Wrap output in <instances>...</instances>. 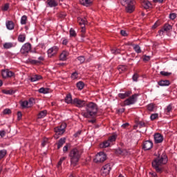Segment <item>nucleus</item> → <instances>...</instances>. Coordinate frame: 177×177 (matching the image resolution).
I'll list each match as a JSON object with an SVG mask.
<instances>
[{
  "label": "nucleus",
  "instance_id": "obj_40",
  "mask_svg": "<svg viewBox=\"0 0 177 177\" xmlns=\"http://www.w3.org/2000/svg\"><path fill=\"white\" fill-rule=\"evenodd\" d=\"M13 46V44L12 43H5L3 44V48L4 49H10Z\"/></svg>",
  "mask_w": 177,
  "mask_h": 177
},
{
  "label": "nucleus",
  "instance_id": "obj_53",
  "mask_svg": "<svg viewBox=\"0 0 177 177\" xmlns=\"http://www.w3.org/2000/svg\"><path fill=\"white\" fill-rule=\"evenodd\" d=\"M169 18L171 19V20H175V19H176V14L175 13L170 14Z\"/></svg>",
  "mask_w": 177,
  "mask_h": 177
},
{
  "label": "nucleus",
  "instance_id": "obj_54",
  "mask_svg": "<svg viewBox=\"0 0 177 177\" xmlns=\"http://www.w3.org/2000/svg\"><path fill=\"white\" fill-rule=\"evenodd\" d=\"M120 34L122 37H128V33H127L126 30H120Z\"/></svg>",
  "mask_w": 177,
  "mask_h": 177
},
{
  "label": "nucleus",
  "instance_id": "obj_13",
  "mask_svg": "<svg viewBox=\"0 0 177 177\" xmlns=\"http://www.w3.org/2000/svg\"><path fill=\"white\" fill-rule=\"evenodd\" d=\"M142 149L145 151L151 150V149H153V141H151V140L145 141L142 144Z\"/></svg>",
  "mask_w": 177,
  "mask_h": 177
},
{
  "label": "nucleus",
  "instance_id": "obj_48",
  "mask_svg": "<svg viewBox=\"0 0 177 177\" xmlns=\"http://www.w3.org/2000/svg\"><path fill=\"white\" fill-rule=\"evenodd\" d=\"M3 114L4 115L12 114V111L10 109H6L3 110Z\"/></svg>",
  "mask_w": 177,
  "mask_h": 177
},
{
  "label": "nucleus",
  "instance_id": "obj_45",
  "mask_svg": "<svg viewBox=\"0 0 177 177\" xmlns=\"http://www.w3.org/2000/svg\"><path fill=\"white\" fill-rule=\"evenodd\" d=\"M8 9H9V3H6L1 8V10H3V12H6L8 11Z\"/></svg>",
  "mask_w": 177,
  "mask_h": 177
},
{
  "label": "nucleus",
  "instance_id": "obj_52",
  "mask_svg": "<svg viewBox=\"0 0 177 177\" xmlns=\"http://www.w3.org/2000/svg\"><path fill=\"white\" fill-rule=\"evenodd\" d=\"M81 133H82V131L79 130L73 135V136L75 138H78L81 135Z\"/></svg>",
  "mask_w": 177,
  "mask_h": 177
},
{
  "label": "nucleus",
  "instance_id": "obj_12",
  "mask_svg": "<svg viewBox=\"0 0 177 177\" xmlns=\"http://www.w3.org/2000/svg\"><path fill=\"white\" fill-rule=\"evenodd\" d=\"M1 75L3 78H12V77H15V73L9 69H4L1 71Z\"/></svg>",
  "mask_w": 177,
  "mask_h": 177
},
{
  "label": "nucleus",
  "instance_id": "obj_7",
  "mask_svg": "<svg viewBox=\"0 0 177 177\" xmlns=\"http://www.w3.org/2000/svg\"><path fill=\"white\" fill-rule=\"evenodd\" d=\"M73 104L78 109H82V107H85V106H86V101L81 100L80 98H74Z\"/></svg>",
  "mask_w": 177,
  "mask_h": 177
},
{
  "label": "nucleus",
  "instance_id": "obj_22",
  "mask_svg": "<svg viewBox=\"0 0 177 177\" xmlns=\"http://www.w3.org/2000/svg\"><path fill=\"white\" fill-rule=\"evenodd\" d=\"M158 84L160 86H169L171 85L169 80H160Z\"/></svg>",
  "mask_w": 177,
  "mask_h": 177
},
{
  "label": "nucleus",
  "instance_id": "obj_14",
  "mask_svg": "<svg viewBox=\"0 0 177 177\" xmlns=\"http://www.w3.org/2000/svg\"><path fill=\"white\" fill-rule=\"evenodd\" d=\"M57 52H59V47L54 46L49 48L47 51L48 57H53L55 55L57 54Z\"/></svg>",
  "mask_w": 177,
  "mask_h": 177
},
{
  "label": "nucleus",
  "instance_id": "obj_46",
  "mask_svg": "<svg viewBox=\"0 0 177 177\" xmlns=\"http://www.w3.org/2000/svg\"><path fill=\"white\" fill-rule=\"evenodd\" d=\"M85 31H86L85 26H82L81 27V32H82V38H85Z\"/></svg>",
  "mask_w": 177,
  "mask_h": 177
},
{
  "label": "nucleus",
  "instance_id": "obj_41",
  "mask_svg": "<svg viewBox=\"0 0 177 177\" xmlns=\"http://www.w3.org/2000/svg\"><path fill=\"white\" fill-rule=\"evenodd\" d=\"M71 78L72 80H77V78H78V72L77 71H75L73 72L71 75Z\"/></svg>",
  "mask_w": 177,
  "mask_h": 177
},
{
  "label": "nucleus",
  "instance_id": "obj_49",
  "mask_svg": "<svg viewBox=\"0 0 177 177\" xmlns=\"http://www.w3.org/2000/svg\"><path fill=\"white\" fill-rule=\"evenodd\" d=\"M160 75H163L164 77H168L171 75V73L165 72V71H161Z\"/></svg>",
  "mask_w": 177,
  "mask_h": 177
},
{
  "label": "nucleus",
  "instance_id": "obj_10",
  "mask_svg": "<svg viewBox=\"0 0 177 177\" xmlns=\"http://www.w3.org/2000/svg\"><path fill=\"white\" fill-rule=\"evenodd\" d=\"M171 30H172V26H171L169 24H165L162 28L158 31V34L161 37L164 35V32H169Z\"/></svg>",
  "mask_w": 177,
  "mask_h": 177
},
{
  "label": "nucleus",
  "instance_id": "obj_21",
  "mask_svg": "<svg viewBox=\"0 0 177 177\" xmlns=\"http://www.w3.org/2000/svg\"><path fill=\"white\" fill-rule=\"evenodd\" d=\"M48 115V111L46 110H43L40 111L38 115H37V118L40 120L41 118H45L46 115Z\"/></svg>",
  "mask_w": 177,
  "mask_h": 177
},
{
  "label": "nucleus",
  "instance_id": "obj_43",
  "mask_svg": "<svg viewBox=\"0 0 177 177\" xmlns=\"http://www.w3.org/2000/svg\"><path fill=\"white\" fill-rule=\"evenodd\" d=\"M157 118H158V113H152L150 116V119L151 121H154V120H157Z\"/></svg>",
  "mask_w": 177,
  "mask_h": 177
},
{
  "label": "nucleus",
  "instance_id": "obj_38",
  "mask_svg": "<svg viewBox=\"0 0 177 177\" xmlns=\"http://www.w3.org/2000/svg\"><path fill=\"white\" fill-rule=\"evenodd\" d=\"M64 160H66V157H62L59 159L57 165V167L60 169L62 168V164H63V162L64 161Z\"/></svg>",
  "mask_w": 177,
  "mask_h": 177
},
{
  "label": "nucleus",
  "instance_id": "obj_57",
  "mask_svg": "<svg viewBox=\"0 0 177 177\" xmlns=\"http://www.w3.org/2000/svg\"><path fill=\"white\" fill-rule=\"evenodd\" d=\"M138 125L140 126V128H143L145 127H146V123H145V122H139Z\"/></svg>",
  "mask_w": 177,
  "mask_h": 177
},
{
  "label": "nucleus",
  "instance_id": "obj_33",
  "mask_svg": "<svg viewBox=\"0 0 177 177\" xmlns=\"http://www.w3.org/2000/svg\"><path fill=\"white\" fill-rule=\"evenodd\" d=\"M69 35L71 38H75L77 37V32H75V30L73 28L70 29Z\"/></svg>",
  "mask_w": 177,
  "mask_h": 177
},
{
  "label": "nucleus",
  "instance_id": "obj_64",
  "mask_svg": "<svg viewBox=\"0 0 177 177\" xmlns=\"http://www.w3.org/2000/svg\"><path fill=\"white\" fill-rule=\"evenodd\" d=\"M62 44L64 45H67V44H68V40H67L66 39H64L63 41H62Z\"/></svg>",
  "mask_w": 177,
  "mask_h": 177
},
{
  "label": "nucleus",
  "instance_id": "obj_47",
  "mask_svg": "<svg viewBox=\"0 0 177 177\" xmlns=\"http://www.w3.org/2000/svg\"><path fill=\"white\" fill-rule=\"evenodd\" d=\"M77 60L80 61V64H82L85 62V57L84 56H80L77 57Z\"/></svg>",
  "mask_w": 177,
  "mask_h": 177
},
{
  "label": "nucleus",
  "instance_id": "obj_19",
  "mask_svg": "<svg viewBox=\"0 0 177 177\" xmlns=\"http://www.w3.org/2000/svg\"><path fill=\"white\" fill-rule=\"evenodd\" d=\"M69 53L67 51H63L59 55V60L64 62L67 60V57L68 56Z\"/></svg>",
  "mask_w": 177,
  "mask_h": 177
},
{
  "label": "nucleus",
  "instance_id": "obj_32",
  "mask_svg": "<svg viewBox=\"0 0 177 177\" xmlns=\"http://www.w3.org/2000/svg\"><path fill=\"white\" fill-rule=\"evenodd\" d=\"M111 142L110 141L108 140H106L104 141V142L101 143L100 144V147H102V148H106V147H109V146H110Z\"/></svg>",
  "mask_w": 177,
  "mask_h": 177
},
{
  "label": "nucleus",
  "instance_id": "obj_35",
  "mask_svg": "<svg viewBox=\"0 0 177 177\" xmlns=\"http://www.w3.org/2000/svg\"><path fill=\"white\" fill-rule=\"evenodd\" d=\"M6 154H8V151H6V149L0 150V160H2Z\"/></svg>",
  "mask_w": 177,
  "mask_h": 177
},
{
  "label": "nucleus",
  "instance_id": "obj_44",
  "mask_svg": "<svg viewBox=\"0 0 177 177\" xmlns=\"http://www.w3.org/2000/svg\"><path fill=\"white\" fill-rule=\"evenodd\" d=\"M111 53L113 55H120V53H121V50H120L119 48L112 49Z\"/></svg>",
  "mask_w": 177,
  "mask_h": 177
},
{
  "label": "nucleus",
  "instance_id": "obj_61",
  "mask_svg": "<svg viewBox=\"0 0 177 177\" xmlns=\"http://www.w3.org/2000/svg\"><path fill=\"white\" fill-rule=\"evenodd\" d=\"M2 92L5 95H10V91H9V90H3Z\"/></svg>",
  "mask_w": 177,
  "mask_h": 177
},
{
  "label": "nucleus",
  "instance_id": "obj_20",
  "mask_svg": "<svg viewBox=\"0 0 177 177\" xmlns=\"http://www.w3.org/2000/svg\"><path fill=\"white\" fill-rule=\"evenodd\" d=\"M65 102L67 103V104H73L74 100H73V96L71 95V94L66 95L65 97Z\"/></svg>",
  "mask_w": 177,
  "mask_h": 177
},
{
  "label": "nucleus",
  "instance_id": "obj_9",
  "mask_svg": "<svg viewBox=\"0 0 177 177\" xmlns=\"http://www.w3.org/2000/svg\"><path fill=\"white\" fill-rule=\"evenodd\" d=\"M111 171V165H110V163H108L102 167L101 169V174L102 176H107V175L110 174Z\"/></svg>",
  "mask_w": 177,
  "mask_h": 177
},
{
  "label": "nucleus",
  "instance_id": "obj_34",
  "mask_svg": "<svg viewBox=\"0 0 177 177\" xmlns=\"http://www.w3.org/2000/svg\"><path fill=\"white\" fill-rule=\"evenodd\" d=\"M116 140H117V136L115 135H113L110 136L108 139L111 145H113V142H115Z\"/></svg>",
  "mask_w": 177,
  "mask_h": 177
},
{
  "label": "nucleus",
  "instance_id": "obj_42",
  "mask_svg": "<svg viewBox=\"0 0 177 177\" xmlns=\"http://www.w3.org/2000/svg\"><path fill=\"white\" fill-rule=\"evenodd\" d=\"M28 62L30 64H38V63H41L40 61L35 60V59H28Z\"/></svg>",
  "mask_w": 177,
  "mask_h": 177
},
{
  "label": "nucleus",
  "instance_id": "obj_4",
  "mask_svg": "<svg viewBox=\"0 0 177 177\" xmlns=\"http://www.w3.org/2000/svg\"><path fill=\"white\" fill-rule=\"evenodd\" d=\"M97 114V105L93 102L86 104V111L82 113L84 118H92Z\"/></svg>",
  "mask_w": 177,
  "mask_h": 177
},
{
  "label": "nucleus",
  "instance_id": "obj_37",
  "mask_svg": "<svg viewBox=\"0 0 177 177\" xmlns=\"http://www.w3.org/2000/svg\"><path fill=\"white\" fill-rule=\"evenodd\" d=\"M133 49L136 53H142V49H140V46H139V45H134Z\"/></svg>",
  "mask_w": 177,
  "mask_h": 177
},
{
  "label": "nucleus",
  "instance_id": "obj_30",
  "mask_svg": "<svg viewBox=\"0 0 177 177\" xmlns=\"http://www.w3.org/2000/svg\"><path fill=\"white\" fill-rule=\"evenodd\" d=\"M21 106L23 109H28V107H30L28 100L21 102Z\"/></svg>",
  "mask_w": 177,
  "mask_h": 177
},
{
  "label": "nucleus",
  "instance_id": "obj_8",
  "mask_svg": "<svg viewBox=\"0 0 177 177\" xmlns=\"http://www.w3.org/2000/svg\"><path fill=\"white\" fill-rule=\"evenodd\" d=\"M32 46L30 43H25L21 48L20 52L22 55H28L31 52Z\"/></svg>",
  "mask_w": 177,
  "mask_h": 177
},
{
  "label": "nucleus",
  "instance_id": "obj_51",
  "mask_svg": "<svg viewBox=\"0 0 177 177\" xmlns=\"http://www.w3.org/2000/svg\"><path fill=\"white\" fill-rule=\"evenodd\" d=\"M143 62H149L150 60V56L144 55L142 58Z\"/></svg>",
  "mask_w": 177,
  "mask_h": 177
},
{
  "label": "nucleus",
  "instance_id": "obj_39",
  "mask_svg": "<svg viewBox=\"0 0 177 177\" xmlns=\"http://www.w3.org/2000/svg\"><path fill=\"white\" fill-rule=\"evenodd\" d=\"M27 19H28V17L26 15L22 16L21 18V24H22V25L27 24Z\"/></svg>",
  "mask_w": 177,
  "mask_h": 177
},
{
  "label": "nucleus",
  "instance_id": "obj_27",
  "mask_svg": "<svg viewBox=\"0 0 177 177\" xmlns=\"http://www.w3.org/2000/svg\"><path fill=\"white\" fill-rule=\"evenodd\" d=\"M6 27L8 30H13L15 28V24L12 21H9L6 23Z\"/></svg>",
  "mask_w": 177,
  "mask_h": 177
},
{
  "label": "nucleus",
  "instance_id": "obj_17",
  "mask_svg": "<svg viewBox=\"0 0 177 177\" xmlns=\"http://www.w3.org/2000/svg\"><path fill=\"white\" fill-rule=\"evenodd\" d=\"M80 3L81 5H83V6H86L88 8V6H92V5H93V0H80Z\"/></svg>",
  "mask_w": 177,
  "mask_h": 177
},
{
  "label": "nucleus",
  "instance_id": "obj_59",
  "mask_svg": "<svg viewBox=\"0 0 177 177\" xmlns=\"http://www.w3.org/2000/svg\"><path fill=\"white\" fill-rule=\"evenodd\" d=\"M124 111H125V108H121L118 110V113H119L120 114H122Z\"/></svg>",
  "mask_w": 177,
  "mask_h": 177
},
{
  "label": "nucleus",
  "instance_id": "obj_55",
  "mask_svg": "<svg viewBox=\"0 0 177 177\" xmlns=\"http://www.w3.org/2000/svg\"><path fill=\"white\" fill-rule=\"evenodd\" d=\"M138 78H139L138 73H135L132 77L133 81H138Z\"/></svg>",
  "mask_w": 177,
  "mask_h": 177
},
{
  "label": "nucleus",
  "instance_id": "obj_23",
  "mask_svg": "<svg viewBox=\"0 0 177 177\" xmlns=\"http://www.w3.org/2000/svg\"><path fill=\"white\" fill-rule=\"evenodd\" d=\"M147 107L148 111H156L157 110V106L153 103L148 104Z\"/></svg>",
  "mask_w": 177,
  "mask_h": 177
},
{
  "label": "nucleus",
  "instance_id": "obj_1",
  "mask_svg": "<svg viewBox=\"0 0 177 177\" xmlns=\"http://www.w3.org/2000/svg\"><path fill=\"white\" fill-rule=\"evenodd\" d=\"M82 154H84V148L82 147L77 146L71 149L68 153L71 167H75L80 164V160H81V157H82Z\"/></svg>",
  "mask_w": 177,
  "mask_h": 177
},
{
  "label": "nucleus",
  "instance_id": "obj_5",
  "mask_svg": "<svg viewBox=\"0 0 177 177\" xmlns=\"http://www.w3.org/2000/svg\"><path fill=\"white\" fill-rule=\"evenodd\" d=\"M120 3L124 6L127 13H133L135 11V0H120Z\"/></svg>",
  "mask_w": 177,
  "mask_h": 177
},
{
  "label": "nucleus",
  "instance_id": "obj_24",
  "mask_svg": "<svg viewBox=\"0 0 177 177\" xmlns=\"http://www.w3.org/2000/svg\"><path fill=\"white\" fill-rule=\"evenodd\" d=\"M39 80H42L41 75H34L30 77L31 82H35L36 81H39Z\"/></svg>",
  "mask_w": 177,
  "mask_h": 177
},
{
  "label": "nucleus",
  "instance_id": "obj_26",
  "mask_svg": "<svg viewBox=\"0 0 177 177\" xmlns=\"http://www.w3.org/2000/svg\"><path fill=\"white\" fill-rule=\"evenodd\" d=\"M77 23H78V24H80V26H82H82H85V24H86V19L78 17Z\"/></svg>",
  "mask_w": 177,
  "mask_h": 177
},
{
  "label": "nucleus",
  "instance_id": "obj_60",
  "mask_svg": "<svg viewBox=\"0 0 177 177\" xmlns=\"http://www.w3.org/2000/svg\"><path fill=\"white\" fill-rule=\"evenodd\" d=\"M6 135V132L5 131H0V136L1 138H3Z\"/></svg>",
  "mask_w": 177,
  "mask_h": 177
},
{
  "label": "nucleus",
  "instance_id": "obj_29",
  "mask_svg": "<svg viewBox=\"0 0 177 177\" xmlns=\"http://www.w3.org/2000/svg\"><path fill=\"white\" fill-rule=\"evenodd\" d=\"M76 86L80 91H82V88L85 86V83H84L82 81H80L76 84Z\"/></svg>",
  "mask_w": 177,
  "mask_h": 177
},
{
  "label": "nucleus",
  "instance_id": "obj_15",
  "mask_svg": "<svg viewBox=\"0 0 177 177\" xmlns=\"http://www.w3.org/2000/svg\"><path fill=\"white\" fill-rule=\"evenodd\" d=\"M47 8H56L59 5L57 0H47L46 2Z\"/></svg>",
  "mask_w": 177,
  "mask_h": 177
},
{
  "label": "nucleus",
  "instance_id": "obj_63",
  "mask_svg": "<svg viewBox=\"0 0 177 177\" xmlns=\"http://www.w3.org/2000/svg\"><path fill=\"white\" fill-rule=\"evenodd\" d=\"M22 115H23V114L20 111H18V113H17L18 120H21Z\"/></svg>",
  "mask_w": 177,
  "mask_h": 177
},
{
  "label": "nucleus",
  "instance_id": "obj_16",
  "mask_svg": "<svg viewBox=\"0 0 177 177\" xmlns=\"http://www.w3.org/2000/svg\"><path fill=\"white\" fill-rule=\"evenodd\" d=\"M154 140L155 143H162V141L164 140V137H162V135L160 133H155L154 135Z\"/></svg>",
  "mask_w": 177,
  "mask_h": 177
},
{
  "label": "nucleus",
  "instance_id": "obj_31",
  "mask_svg": "<svg viewBox=\"0 0 177 177\" xmlns=\"http://www.w3.org/2000/svg\"><path fill=\"white\" fill-rule=\"evenodd\" d=\"M25 41H26V34H20L18 36V41L23 43Z\"/></svg>",
  "mask_w": 177,
  "mask_h": 177
},
{
  "label": "nucleus",
  "instance_id": "obj_3",
  "mask_svg": "<svg viewBox=\"0 0 177 177\" xmlns=\"http://www.w3.org/2000/svg\"><path fill=\"white\" fill-rule=\"evenodd\" d=\"M131 95H132V91H127L124 93L118 94L120 99H126L124 101V106H131V104H135L136 102H138V96H139V94L135 93L131 96ZM127 97L128 98L127 99Z\"/></svg>",
  "mask_w": 177,
  "mask_h": 177
},
{
  "label": "nucleus",
  "instance_id": "obj_56",
  "mask_svg": "<svg viewBox=\"0 0 177 177\" xmlns=\"http://www.w3.org/2000/svg\"><path fill=\"white\" fill-rule=\"evenodd\" d=\"M64 153H67L68 151V144H66L63 148Z\"/></svg>",
  "mask_w": 177,
  "mask_h": 177
},
{
  "label": "nucleus",
  "instance_id": "obj_6",
  "mask_svg": "<svg viewBox=\"0 0 177 177\" xmlns=\"http://www.w3.org/2000/svg\"><path fill=\"white\" fill-rule=\"evenodd\" d=\"M66 124L64 123L54 129L55 132V135L54 136L55 139H59V135H63V133L66 132Z\"/></svg>",
  "mask_w": 177,
  "mask_h": 177
},
{
  "label": "nucleus",
  "instance_id": "obj_50",
  "mask_svg": "<svg viewBox=\"0 0 177 177\" xmlns=\"http://www.w3.org/2000/svg\"><path fill=\"white\" fill-rule=\"evenodd\" d=\"M28 103L30 107H32V104H34V98H30L28 101Z\"/></svg>",
  "mask_w": 177,
  "mask_h": 177
},
{
  "label": "nucleus",
  "instance_id": "obj_2",
  "mask_svg": "<svg viewBox=\"0 0 177 177\" xmlns=\"http://www.w3.org/2000/svg\"><path fill=\"white\" fill-rule=\"evenodd\" d=\"M167 162L168 157L163 153L161 156H158L152 161V167L158 174H162V171H164L162 165H165Z\"/></svg>",
  "mask_w": 177,
  "mask_h": 177
},
{
  "label": "nucleus",
  "instance_id": "obj_36",
  "mask_svg": "<svg viewBox=\"0 0 177 177\" xmlns=\"http://www.w3.org/2000/svg\"><path fill=\"white\" fill-rule=\"evenodd\" d=\"M165 111V113L167 114V115H169V113H171V111H172V104L168 105Z\"/></svg>",
  "mask_w": 177,
  "mask_h": 177
},
{
  "label": "nucleus",
  "instance_id": "obj_18",
  "mask_svg": "<svg viewBox=\"0 0 177 177\" xmlns=\"http://www.w3.org/2000/svg\"><path fill=\"white\" fill-rule=\"evenodd\" d=\"M141 5L144 9H150L151 8V3L147 0H141Z\"/></svg>",
  "mask_w": 177,
  "mask_h": 177
},
{
  "label": "nucleus",
  "instance_id": "obj_28",
  "mask_svg": "<svg viewBox=\"0 0 177 177\" xmlns=\"http://www.w3.org/2000/svg\"><path fill=\"white\" fill-rule=\"evenodd\" d=\"M38 91L39 93H44V95H46V93H49V88L41 87L38 90Z\"/></svg>",
  "mask_w": 177,
  "mask_h": 177
},
{
  "label": "nucleus",
  "instance_id": "obj_58",
  "mask_svg": "<svg viewBox=\"0 0 177 177\" xmlns=\"http://www.w3.org/2000/svg\"><path fill=\"white\" fill-rule=\"evenodd\" d=\"M66 15L65 12H61L59 14V17L60 19H64L66 17Z\"/></svg>",
  "mask_w": 177,
  "mask_h": 177
},
{
  "label": "nucleus",
  "instance_id": "obj_11",
  "mask_svg": "<svg viewBox=\"0 0 177 177\" xmlns=\"http://www.w3.org/2000/svg\"><path fill=\"white\" fill-rule=\"evenodd\" d=\"M106 154L104 152H99L94 159L95 162H104V161H106Z\"/></svg>",
  "mask_w": 177,
  "mask_h": 177
},
{
  "label": "nucleus",
  "instance_id": "obj_25",
  "mask_svg": "<svg viewBox=\"0 0 177 177\" xmlns=\"http://www.w3.org/2000/svg\"><path fill=\"white\" fill-rule=\"evenodd\" d=\"M66 143V138H62L59 140L57 143V149H60L61 147H63V145Z\"/></svg>",
  "mask_w": 177,
  "mask_h": 177
},
{
  "label": "nucleus",
  "instance_id": "obj_62",
  "mask_svg": "<svg viewBox=\"0 0 177 177\" xmlns=\"http://www.w3.org/2000/svg\"><path fill=\"white\" fill-rule=\"evenodd\" d=\"M128 127H129V123H124L122 125V128L124 129H125V128H128Z\"/></svg>",
  "mask_w": 177,
  "mask_h": 177
}]
</instances>
